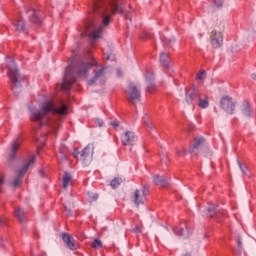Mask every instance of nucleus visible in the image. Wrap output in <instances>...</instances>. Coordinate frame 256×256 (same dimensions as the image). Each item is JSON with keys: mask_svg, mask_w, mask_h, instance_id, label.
<instances>
[{"mask_svg": "<svg viewBox=\"0 0 256 256\" xmlns=\"http://www.w3.org/2000/svg\"><path fill=\"white\" fill-rule=\"evenodd\" d=\"M91 11L94 15L93 21H88L80 28L81 37H90L93 41L101 39L103 27H107L111 23V15L119 13L131 22L129 14L125 13L121 0H93Z\"/></svg>", "mask_w": 256, "mask_h": 256, "instance_id": "nucleus-1", "label": "nucleus"}, {"mask_svg": "<svg viewBox=\"0 0 256 256\" xmlns=\"http://www.w3.org/2000/svg\"><path fill=\"white\" fill-rule=\"evenodd\" d=\"M67 104L63 102H59L58 104L53 103L51 100L44 101L40 109L35 107H30V119L34 123H38V126L41 127H52L53 122L51 121V117L53 115H57L61 117L62 115H67L68 111Z\"/></svg>", "mask_w": 256, "mask_h": 256, "instance_id": "nucleus-2", "label": "nucleus"}, {"mask_svg": "<svg viewBox=\"0 0 256 256\" xmlns=\"http://www.w3.org/2000/svg\"><path fill=\"white\" fill-rule=\"evenodd\" d=\"M93 67H97V61L93 60V62H88L81 59L75 61L74 58L72 63L66 68L60 89H62V91H69L71 85L77 81V77H89V70Z\"/></svg>", "mask_w": 256, "mask_h": 256, "instance_id": "nucleus-3", "label": "nucleus"}, {"mask_svg": "<svg viewBox=\"0 0 256 256\" xmlns=\"http://www.w3.org/2000/svg\"><path fill=\"white\" fill-rule=\"evenodd\" d=\"M8 67V77L11 81V90L14 95L18 96L23 89V76L19 73V68L15 61L10 60L7 64Z\"/></svg>", "mask_w": 256, "mask_h": 256, "instance_id": "nucleus-4", "label": "nucleus"}, {"mask_svg": "<svg viewBox=\"0 0 256 256\" xmlns=\"http://www.w3.org/2000/svg\"><path fill=\"white\" fill-rule=\"evenodd\" d=\"M194 101L198 103L200 109H207L209 107L207 95L201 94L198 87L192 86L186 89V102L188 105H191Z\"/></svg>", "mask_w": 256, "mask_h": 256, "instance_id": "nucleus-5", "label": "nucleus"}, {"mask_svg": "<svg viewBox=\"0 0 256 256\" xmlns=\"http://www.w3.org/2000/svg\"><path fill=\"white\" fill-rule=\"evenodd\" d=\"M72 155L74 159H79L80 157V161L87 167L93 159V145L88 144L81 152H79V149L74 148Z\"/></svg>", "mask_w": 256, "mask_h": 256, "instance_id": "nucleus-6", "label": "nucleus"}, {"mask_svg": "<svg viewBox=\"0 0 256 256\" xmlns=\"http://www.w3.org/2000/svg\"><path fill=\"white\" fill-rule=\"evenodd\" d=\"M125 93L129 103H132V105L141 102V85L130 82Z\"/></svg>", "mask_w": 256, "mask_h": 256, "instance_id": "nucleus-7", "label": "nucleus"}, {"mask_svg": "<svg viewBox=\"0 0 256 256\" xmlns=\"http://www.w3.org/2000/svg\"><path fill=\"white\" fill-rule=\"evenodd\" d=\"M35 159L36 157L33 156L29 161H27L23 165V167L20 170H18L17 177L14 178L12 183L13 187H21V183H23V177H25V173L29 171V167H33V165H35Z\"/></svg>", "mask_w": 256, "mask_h": 256, "instance_id": "nucleus-8", "label": "nucleus"}, {"mask_svg": "<svg viewBox=\"0 0 256 256\" xmlns=\"http://www.w3.org/2000/svg\"><path fill=\"white\" fill-rule=\"evenodd\" d=\"M220 107L229 115H233V113H235V102H233V99L229 96H225L221 99Z\"/></svg>", "mask_w": 256, "mask_h": 256, "instance_id": "nucleus-9", "label": "nucleus"}, {"mask_svg": "<svg viewBox=\"0 0 256 256\" xmlns=\"http://www.w3.org/2000/svg\"><path fill=\"white\" fill-rule=\"evenodd\" d=\"M210 43L214 49L223 46V34L217 30H213L210 36Z\"/></svg>", "mask_w": 256, "mask_h": 256, "instance_id": "nucleus-10", "label": "nucleus"}, {"mask_svg": "<svg viewBox=\"0 0 256 256\" xmlns=\"http://www.w3.org/2000/svg\"><path fill=\"white\" fill-rule=\"evenodd\" d=\"M21 147V140L16 139L11 143V147L8 150V163H13V160L17 157V151Z\"/></svg>", "mask_w": 256, "mask_h": 256, "instance_id": "nucleus-11", "label": "nucleus"}, {"mask_svg": "<svg viewBox=\"0 0 256 256\" xmlns=\"http://www.w3.org/2000/svg\"><path fill=\"white\" fill-rule=\"evenodd\" d=\"M207 211L208 216L211 217V219H215V221H221V217L225 215V211H221L216 205H210Z\"/></svg>", "mask_w": 256, "mask_h": 256, "instance_id": "nucleus-12", "label": "nucleus"}, {"mask_svg": "<svg viewBox=\"0 0 256 256\" xmlns=\"http://www.w3.org/2000/svg\"><path fill=\"white\" fill-rule=\"evenodd\" d=\"M121 141L124 146L134 145L135 141H137V136L135 135V132L126 131L121 135Z\"/></svg>", "mask_w": 256, "mask_h": 256, "instance_id": "nucleus-13", "label": "nucleus"}, {"mask_svg": "<svg viewBox=\"0 0 256 256\" xmlns=\"http://www.w3.org/2000/svg\"><path fill=\"white\" fill-rule=\"evenodd\" d=\"M62 240L71 251H75V249H77L75 238H73V236H71L69 233H62Z\"/></svg>", "mask_w": 256, "mask_h": 256, "instance_id": "nucleus-14", "label": "nucleus"}, {"mask_svg": "<svg viewBox=\"0 0 256 256\" xmlns=\"http://www.w3.org/2000/svg\"><path fill=\"white\" fill-rule=\"evenodd\" d=\"M145 77H146V81L148 83L146 91L148 93H153L155 91V89H157V87L155 86V83H153V79H155V76L153 75V72L147 70L146 74H145Z\"/></svg>", "mask_w": 256, "mask_h": 256, "instance_id": "nucleus-15", "label": "nucleus"}, {"mask_svg": "<svg viewBox=\"0 0 256 256\" xmlns=\"http://www.w3.org/2000/svg\"><path fill=\"white\" fill-rule=\"evenodd\" d=\"M27 13H28V17L32 23H34L35 25H41L43 18H41L39 11L29 10Z\"/></svg>", "mask_w": 256, "mask_h": 256, "instance_id": "nucleus-16", "label": "nucleus"}, {"mask_svg": "<svg viewBox=\"0 0 256 256\" xmlns=\"http://www.w3.org/2000/svg\"><path fill=\"white\" fill-rule=\"evenodd\" d=\"M160 65L164 69H171V58L169 57V54L162 52L160 53Z\"/></svg>", "mask_w": 256, "mask_h": 256, "instance_id": "nucleus-17", "label": "nucleus"}, {"mask_svg": "<svg viewBox=\"0 0 256 256\" xmlns=\"http://www.w3.org/2000/svg\"><path fill=\"white\" fill-rule=\"evenodd\" d=\"M174 233L175 235H178V237H184L187 238L189 235H191V231H189V226L184 225L183 227H174Z\"/></svg>", "mask_w": 256, "mask_h": 256, "instance_id": "nucleus-18", "label": "nucleus"}, {"mask_svg": "<svg viewBox=\"0 0 256 256\" xmlns=\"http://www.w3.org/2000/svg\"><path fill=\"white\" fill-rule=\"evenodd\" d=\"M105 69H107L106 67H103L99 70H95L94 71V77L93 79H91L89 82H88V85H95V83H97V81H99V79H101V77H104L105 75Z\"/></svg>", "mask_w": 256, "mask_h": 256, "instance_id": "nucleus-19", "label": "nucleus"}, {"mask_svg": "<svg viewBox=\"0 0 256 256\" xmlns=\"http://www.w3.org/2000/svg\"><path fill=\"white\" fill-rule=\"evenodd\" d=\"M202 145H205V138L203 136L194 138V144L190 148V153H195V150L199 149Z\"/></svg>", "mask_w": 256, "mask_h": 256, "instance_id": "nucleus-20", "label": "nucleus"}, {"mask_svg": "<svg viewBox=\"0 0 256 256\" xmlns=\"http://www.w3.org/2000/svg\"><path fill=\"white\" fill-rule=\"evenodd\" d=\"M14 215L20 223H25L27 218H25V210L21 207L14 208Z\"/></svg>", "mask_w": 256, "mask_h": 256, "instance_id": "nucleus-21", "label": "nucleus"}, {"mask_svg": "<svg viewBox=\"0 0 256 256\" xmlns=\"http://www.w3.org/2000/svg\"><path fill=\"white\" fill-rule=\"evenodd\" d=\"M153 182L155 185H157V187H167L169 185V181L163 176L159 175L154 176Z\"/></svg>", "mask_w": 256, "mask_h": 256, "instance_id": "nucleus-22", "label": "nucleus"}, {"mask_svg": "<svg viewBox=\"0 0 256 256\" xmlns=\"http://www.w3.org/2000/svg\"><path fill=\"white\" fill-rule=\"evenodd\" d=\"M134 203L136 207H139L140 205H143L145 203V198L141 194V190H135L134 192Z\"/></svg>", "mask_w": 256, "mask_h": 256, "instance_id": "nucleus-23", "label": "nucleus"}, {"mask_svg": "<svg viewBox=\"0 0 256 256\" xmlns=\"http://www.w3.org/2000/svg\"><path fill=\"white\" fill-rule=\"evenodd\" d=\"M14 27H16V31H25V21L19 18L18 20L14 21Z\"/></svg>", "mask_w": 256, "mask_h": 256, "instance_id": "nucleus-24", "label": "nucleus"}, {"mask_svg": "<svg viewBox=\"0 0 256 256\" xmlns=\"http://www.w3.org/2000/svg\"><path fill=\"white\" fill-rule=\"evenodd\" d=\"M242 113L245 115V117H251L253 109H251V105H249V103H245L243 105Z\"/></svg>", "mask_w": 256, "mask_h": 256, "instance_id": "nucleus-25", "label": "nucleus"}, {"mask_svg": "<svg viewBox=\"0 0 256 256\" xmlns=\"http://www.w3.org/2000/svg\"><path fill=\"white\" fill-rule=\"evenodd\" d=\"M61 161H66L67 159V148L65 146H62L60 149H59V156H58Z\"/></svg>", "mask_w": 256, "mask_h": 256, "instance_id": "nucleus-26", "label": "nucleus"}, {"mask_svg": "<svg viewBox=\"0 0 256 256\" xmlns=\"http://www.w3.org/2000/svg\"><path fill=\"white\" fill-rule=\"evenodd\" d=\"M69 183H71V174L65 173L63 176V188L67 189V187H69Z\"/></svg>", "mask_w": 256, "mask_h": 256, "instance_id": "nucleus-27", "label": "nucleus"}, {"mask_svg": "<svg viewBox=\"0 0 256 256\" xmlns=\"http://www.w3.org/2000/svg\"><path fill=\"white\" fill-rule=\"evenodd\" d=\"M103 247V242H101V240L99 239H94L92 244H91V248L92 249H101Z\"/></svg>", "mask_w": 256, "mask_h": 256, "instance_id": "nucleus-28", "label": "nucleus"}, {"mask_svg": "<svg viewBox=\"0 0 256 256\" xmlns=\"http://www.w3.org/2000/svg\"><path fill=\"white\" fill-rule=\"evenodd\" d=\"M121 183H122L121 178H114L110 182V185H111L112 189H117V187H119V185H121Z\"/></svg>", "mask_w": 256, "mask_h": 256, "instance_id": "nucleus-29", "label": "nucleus"}, {"mask_svg": "<svg viewBox=\"0 0 256 256\" xmlns=\"http://www.w3.org/2000/svg\"><path fill=\"white\" fill-rule=\"evenodd\" d=\"M205 77H207V72H205V70H201L197 75H196V79L198 81H203V79H205Z\"/></svg>", "mask_w": 256, "mask_h": 256, "instance_id": "nucleus-30", "label": "nucleus"}, {"mask_svg": "<svg viewBox=\"0 0 256 256\" xmlns=\"http://www.w3.org/2000/svg\"><path fill=\"white\" fill-rule=\"evenodd\" d=\"M237 163L243 175H247V166L243 165L239 160H237Z\"/></svg>", "mask_w": 256, "mask_h": 256, "instance_id": "nucleus-31", "label": "nucleus"}, {"mask_svg": "<svg viewBox=\"0 0 256 256\" xmlns=\"http://www.w3.org/2000/svg\"><path fill=\"white\" fill-rule=\"evenodd\" d=\"M88 197L90 201H97V199H99V195L93 192H88Z\"/></svg>", "mask_w": 256, "mask_h": 256, "instance_id": "nucleus-32", "label": "nucleus"}, {"mask_svg": "<svg viewBox=\"0 0 256 256\" xmlns=\"http://www.w3.org/2000/svg\"><path fill=\"white\" fill-rule=\"evenodd\" d=\"M161 41L163 43V45H170V43H173V41H175V39H167V37L162 36L161 37Z\"/></svg>", "mask_w": 256, "mask_h": 256, "instance_id": "nucleus-33", "label": "nucleus"}, {"mask_svg": "<svg viewBox=\"0 0 256 256\" xmlns=\"http://www.w3.org/2000/svg\"><path fill=\"white\" fill-rule=\"evenodd\" d=\"M140 193H141L142 197H144V199H145V197H147V195H149V186H143L142 192H140Z\"/></svg>", "mask_w": 256, "mask_h": 256, "instance_id": "nucleus-34", "label": "nucleus"}, {"mask_svg": "<svg viewBox=\"0 0 256 256\" xmlns=\"http://www.w3.org/2000/svg\"><path fill=\"white\" fill-rule=\"evenodd\" d=\"M237 245H238V251L241 253L243 251V243L241 242V236L237 237Z\"/></svg>", "mask_w": 256, "mask_h": 256, "instance_id": "nucleus-35", "label": "nucleus"}, {"mask_svg": "<svg viewBox=\"0 0 256 256\" xmlns=\"http://www.w3.org/2000/svg\"><path fill=\"white\" fill-rule=\"evenodd\" d=\"M110 125H111L112 127H114V129H117V127H119V121H117V120H111V121H110Z\"/></svg>", "mask_w": 256, "mask_h": 256, "instance_id": "nucleus-36", "label": "nucleus"}, {"mask_svg": "<svg viewBox=\"0 0 256 256\" xmlns=\"http://www.w3.org/2000/svg\"><path fill=\"white\" fill-rule=\"evenodd\" d=\"M7 225V218L1 217L0 218V227H5Z\"/></svg>", "mask_w": 256, "mask_h": 256, "instance_id": "nucleus-37", "label": "nucleus"}, {"mask_svg": "<svg viewBox=\"0 0 256 256\" xmlns=\"http://www.w3.org/2000/svg\"><path fill=\"white\" fill-rule=\"evenodd\" d=\"M216 7H223V0H214Z\"/></svg>", "mask_w": 256, "mask_h": 256, "instance_id": "nucleus-38", "label": "nucleus"}, {"mask_svg": "<svg viewBox=\"0 0 256 256\" xmlns=\"http://www.w3.org/2000/svg\"><path fill=\"white\" fill-rule=\"evenodd\" d=\"M144 123H145L146 127H148V129H153V123H151L145 119H144Z\"/></svg>", "mask_w": 256, "mask_h": 256, "instance_id": "nucleus-39", "label": "nucleus"}, {"mask_svg": "<svg viewBox=\"0 0 256 256\" xmlns=\"http://www.w3.org/2000/svg\"><path fill=\"white\" fill-rule=\"evenodd\" d=\"M65 209V213L67 215V217H71L72 213H71V209L67 208V206H64Z\"/></svg>", "mask_w": 256, "mask_h": 256, "instance_id": "nucleus-40", "label": "nucleus"}, {"mask_svg": "<svg viewBox=\"0 0 256 256\" xmlns=\"http://www.w3.org/2000/svg\"><path fill=\"white\" fill-rule=\"evenodd\" d=\"M95 123H97V125H98L99 127H103V120H101V119H96V120H95Z\"/></svg>", "mask_w": 256, "mask_h": 256, "instance_id": "nucleus-41", "label": "nucleus"}, {"mask_svg": "<svg viewBox=\"0 0 256 256\" xmlns=\"http://www.w3.org/2000/svg\"><path fill=\"white\" fill-rule=\"evenodd\" d=\"M134 233H141V227L136 226L135 229H133Z\"/></svg>", "mask_w": 256, "mask_h": 256, "instance_id": "nucleus-42", "label": "nucleus"}, {"mask_svg": "<svg viewBox=\"0 0 256 256\" xmlns=\"http://www.w3.org/2000/svg\"><path fill=\"white\" fill-rule=\"evenodd\" d=\"M117 75H118V77H122L123 76V72H121V69H117Z\"/></svg>", "mask_w": 256, "mask_h": 256, "instance_id": "nucleus-43", "label": "nucleus"}, {"mask_svg": "<svg viewBox=\"0 0 256 256\" xmlns=\"http://www.w3.org/2000/svg\"><path fill=\"white\" fill-rule=\"evenodd\" d=\"M106 59H107V61H111V59H112L111 55L107 56Z\"/></svg>", "mask_w": 256, "mask_h": 256, "instance_id": "nucleus-44", "label": "nucleus"}, {"mask_svg": "<svg viewBox=\"0 0 256 256\" xmlns=\"http://www.w3.org/2000/svg\"><path fill=\"white\" fill-rule=\"evenodd\" d=\"M0 247H4V245H3V239L0 240Z\"/></svg>", "mask_w": 256, "mask_h": 256, "instance_id": "nucleus-45", "label": "nucleus"}, {"mask_svg": "<svg viewBox=\"0 0 256 256\" xmlns=\"http://www.w3.org/2000/svg\"><path fill=\"white\" fill-rule=\"evenodd\" d=\"M252 79L256 81V74H252Z\"/></svg>", "mask_w": 256, "mask_h": 256, "instance_id": "nucleus-46", "label": "nucleus"}, {"mask_svg": "<svg viewBox=\"0 0 256 256\" xmlns=\"http://www.w3.org/2000/svg\"><path fill=\"white\" fill-rule=\"evenodd\" d=\"M3 185V178H0V186Z\"/></svg>", "mask_w": 256, "mask_h": 256, "instance_id": "nucleus-47", "label": "nucleus"}]
</instances>
